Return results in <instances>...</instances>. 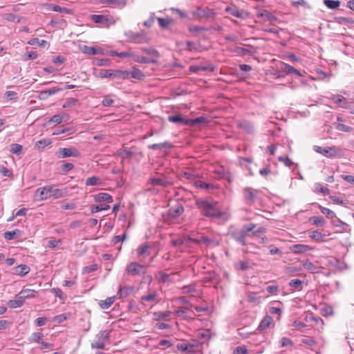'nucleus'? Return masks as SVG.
I'll return each instance as SVG.
<instances>
[{
  "label": "nucleus",
  "instance_id": "56",
  "mask_svg": "<svg viewBox=\"0 0 354 354\" xmlns=\"http://www.w3.org/2000/svg\"><path fill=\"white\" fill-rule=\"evenodd\" d=\"M94 63L97 66H109L111 60L109 59H96Z\"/></svg>",
  "mask_w": 354,
  "mask_h": 354
},
{
  "label": "nucleus",
  "instance_id": "27",
  "mask_svg": "<svg viewBox=\"0 0 354 354\" xmlns=\"http://www.w3.org/2000/svg\"><path fill=\"white\" fill-rule=\"evenodd\" d=\"M258 16L263 18L264 20L272 22L277 20V17L267 10H262L258 14Z\"/></svg>",
  "mask_w": 354,
  "mask_h": 354
},
{
  "label": "nucleus",
  "instance_id": "57",
  "mask_svg": "<svg viewBox=\"0 0 354 354\" xmlns=\"http://www.w3.org/2000/svg\"><path fill=\"white\" fill-rule=\"evenodd\" d=\"M279 162H282L286 166L290 167L294 165V162L288 156H279L278 158Z\"/></svg>",
  "mask_w": 354,
  "mask_h": 354
},
{
  "label": "nucleus",
  "instance_id": "22",
  "mask_svg": "<svg viewBox=\"0 0 354 354\" xmlns=\"http://www.w3.org/2000/svg\"><path fill=\"white\" fill-rule=\"evenodd\" d=\"M238 127L244 130L248 133H254V126L252 122L243 120L241 122H239L238 123Z\"/></svg>",
  "mask_w": 354,
  "mask_h": 354
},
{
  "label": "nucleus",
  "instance_id": "10",
  "mask_svg": "<svg viewBox=\"0 0 354 354\" xmlns=\"http://www.w3.org/2000/svg\"><path fill=\"white\" fill-rule=\"evenodd\" d=\"M259 190L254 189L252 187H245L243 190L244 198L250 204L254 203L257 199V194Z\"/></svg>",
  "mask_w": 354,
  "mask_h": 354
},
{
  "label": "nucleus",
  "instance_id": "29",
  "mask_svg": "<svg viewBox=\"0 0 354 354\" xmlns=\"http://www.w3.org/2000/svg\"><path fill=\"white\" fill-rule=\"evenodd\" d=\"M21 231L19 230H15L13 231H8L3 234V237L6 240H12L19 238L21 236Z\"/></svg>",
  "mask_w": 354,
  "mask_h": 354
},
{
  "label": "nucleus",
  "instance_id": "34",
  "mask_svg": "<svg viewBox=\"0 0 354 354\" xmlns=\"http://www.w3.org/2000/svg\"><path fill=\"white\" fill-rule=\"evenodd\" d=\"M35 291L30 289L22 290L19 293V298H22L25 301L27 298L34 297Z\"/></svg>",
  "mask_w": 354,
  "mask_h": 354
},
{
  "label": "nucleus",
  "instance_id": "8",
  "mask_svg": "<svg viewBox=\"0 0 354 354\" xmlns=\"http://www.w3.org/2000/svg\"><path fill=\"white\" fill-rule=\"evenodd\" d=\"M314 150L317 153H321L327 158H334L337 156L336 147L334 146L327 147L314 146Z\"/></svg>",
  "mask_w": 354,
  "mask_h": 354
},
{
  "label": "nucleus",
  "instance_id": "19",
  "mask_svg": "<svg viewBox=\"0 0 354 354\" xmlns=\"http://www.w3.org/2000/svg\"><path fill=\"white\" fill-rule=\"evenodd\" d=\"M184 212V207L181 204L178 203L175 207L169 209V215L171 218L180 216Z\"/></svg>",
  "mask_w": 354,
  "mask_h": 354
},
{
  "label": "nucleus",
  "instance_id": "50",
  "mask_svg": "<svg viewBox=\"0 0 354 354\" xmlns=\"http://www.w3.org/2000/svg\"><path fill=\"white\" fill-rule=\"evenodd\" d=\"M234 267L238 270H246L249 268L248 263L244 261H240L235 263Z\"/></svg>",
  "mask_w": 354,
  "mask_h": 354
},
{
  "label": "nucleus",
  "instance_id": "1",
  "mask_svg": "<svg viewBox=\"0 0 354 354\" xmlns=\"http://www.w3.org/2000/svg\"><path fill=\"white\" fill-rule=\"evenodd\" d=\"M217 203H210L207 201L198 200L196 202V205L201 210L202 214L207 217L220 218L222 216V213L216 207Z\"/></svg>",
  "mask_w": 354,
  "mask_h": 354
},
{
  "label": "nucleus",
  "instance_id": "26",
  "mask_svg": "<svg viewBox=\"0 0 354 354\" xmlns=\"http://www.w3.org/2000/svg\"><path fill=\"white\" fill-rule=\"evenodd\" d=\"M273 319L270 315H266L261 322H260V324L258 326L259 330H266L267 328H268L270 325V324L272 322Z\"/></svg>",
  "mask_w": 354,
  "mask_h": 354
},
{
  "label": "nucleus",
  "instance_id": "62",
  "mask_svg": "<svg viewBox=\"0 0 354 354\" xmlns=\"http://www.w3.org/2000/svg\"><path fill=\"white\" fill-rule=\"evenodd\" d=\"M293 345L292 341L288 337H282L281 339V346H292Z\"/></svg>",
  "mask_w": 354,
  "mask_h": 354
},
{
  "label": "nucleus",
  "instance_id": "4",
  "mask_svg": "<svg viewBox=\"0 0 354 354\" xmlns=\"http://www.w3.org/2000/svg\"><path fill=\"white\" fill-rule=\"evenodd\" d=\"M110 331L105 330H101L95 337V340L91 343V348L103 350L105 348V344L109 342Z\"/></svg>",
  "mask_w": 354,
  "mask_h": 354
},
{
  "label": "nucleus",
  "instance_id": "21",
  "mask_svg": "<svg viewBox=\"0 0 354 354\" xmlns=\"http://www.w3.org/2000/svg\"><path fill=\"white\" fill-rule=\"evenodd\" d=\"M94 200L95 202H113V198L109 194L102 192L95 194L94 196Z\"/></svg>",
  "mask_w": 354,
  "mask_h": 354
},
{
  "label": "nucleus",
  "instance_id": "44",
  "mask_svg": "<svg viewBox=\"0 0 354 354\" xmlns=\"http://www.w3.org/2000/svg\"><path fill=\"white\" fill-rule=\"evenodd\" d=\"M150 244L149 243H146L143 244L142 246H140L138 250V254L139 256H143L145 254H148V250L149 249Z\"/></svg>",
  "mask_w": 354,
  "mask_h": 354
},
{
  "label": "nucleus",
  "instance_id": "7",
  "mask_svg": "<svg viewBox=\"0 0 354 354\" xmlns=\"http://www.w3.org/2000/svg\"><path fill=\"white\" fill-rule=\"evenodd\" d=\"M57 157L59 158H64L68 157H79L80 155V151L74 148H60L57 153Z\"/></svg>",
  "mask_w": 354,
  "mask_h": 354
},
{
  "label": "nucleus",
  "instance_id": "47",
  "mask_svg": "<svg viewBox=\"0 0 354 354\" xmlns=\"http://www.w3.org/2000/svg\"><path fill=\"white\" fill-rule=\"evenodd\" d=\"M102 3L122 7H124L126 5L125 0H103Z\"/></svg>",
  "mask_w": 354,
  "mask_h": 354
},
{
  "label": "nucleus",
  "instance_id": "16",
  "mask_svg": "<svg viewBox=\"0 0 354 354\" xmlns=\"http://www.w3.org/2000/svg\"><path fill=\"white\" fill-rule=\"evenodd\" d=\"M174 147V145L169 142H163L156 143V150L162 151V156L168 154L171 149Z\"/></svg>",
  "mask_w": 354,
  "mask_h": 354
},
{
  "label": "nucleus",
  "instance_id": "3",
  "mask_svg": "<svg viewBox=\"0 0 354 354\" xmlns=\"http://www.w3.org/2000/svg\"><path fill=\"white\" fill-rule=\"evenodd\" d=\"M64 191L55 188L53 185H47L41 188H38L36 194L39 197V200H45L50 197L54 198H59L64 196Z\"/></svg>",
  "mask_w": 354,
  "mask_h": 354
},
{
  "label": "nucleus",
  "instance_id": "13",
  "mask_svg": "<svg viewBox=\"0 0 354 354\" xmlns=\"http://www.w3.org/2000/svg\"><path fill=\"white\" fill-rule=\"evenodd\" d=\"M160 27L165 30H171L174 21L171 18H156Z\"/></svg>",
  "mask_w": 354,
  "mask_h": 354
},
{
  "label": "nucleus",
  "instance_id": "43",
  "mask_svg": "<svg viewBox=\"0 0 354 354\" xmlns=\"http://www.w3.org/2000/svg\"><path fill=\"white\" fill-rule=\"evenodd\" d=\"M158 275L160 277L158 279L159 283H169L171 281V279H170V274H166L162 271L158 272Z\"/></svg>",
  "mask_w": 354,
  "mask_h": 354
},
{
  "label": "nucleus",
  "instance_id": "51",
  "mask_svg": "<svg viewBox=\"0 0 354 354\" xmlns=\"http://www.w3.org/2000/svg\"><path fill=\"white\" fill-rule=\"evenodd\" d=\"M63 89L59 87H54L46 91H43L40 93V95H52L57 93L58 91H62Z\"/></svg>",
  "mask_w": 354,
  "mask_h": 354
},
{
  "label": "nucleus",
  "instance_id": "39",
  "mask_svg": "<svg viewBox=\"0 0 354 354\" xmlns=\"http://www.w3.org/2000/svg\"><path fill=\"white\" fill-rule=\"evenodd\" d=\"M114 297H107L105 300L99 302V305L102 309H108L114 301Z\"/></svg>",
  "mask_w": 354,
  "mask_h": 354
},
{
  "label": "nucleus",
  "instance_id": "30",
  "mask_svg": "<svg viewBox=\"0 0 354 354\" xmlns=\"http://www.w3.org/2000/svg\"><path fill=\"white\" fill-rule=\"evenodd\" d=\"M24 303V301L22 298H19V294L16 295L15 299L9 300L8 302V305L10 308H16L18 307H21Z\"/></svg>",
  "mask_w": 354,
  "mask_h": 354
},
{
  "label": "nucleus",
  "instance_id": "6",
  "mask_svg": "<svg viewBox=\"0 0 354 354\" xmlns=\"http://www.w3.org/2000/svg\"><path fill=\"white\" fill-rule=\"evenodd\" d=\"M193 15L198 18H214L216 12L213 9L206 8L198 7L195 10L193 11Z\"/></svg>",
  "mask_w": 354,
  "mask_h": 354
},
{
  "label": "nucleus",
  "instance_id": "20",
  "mask_svg": "<svg viewBox=\"0 0 354 354\" xmlns=\"http://www.w3.org/2000/svg\"><path fill=\"white\" fill-rule=\"evenodd\" d=\"M331 223L334 226L339 227L341 232L350 231L348 225L337 217L332 220Z\"/></svg>",
  "mask_w": 354,
  "mask_h": 354
},
{
  "label": "nucleus",
  "instance_id": "11",
  "mask_svg": "<svg viewBox=\"0 0 354 354\" xmlns=\"http://www.w3.org/2000/svg\"><path fill=\"white\" fill-rule=\"evenodd\" d=\"M225 11L230 15L240 19H245L248 17V12L243 10H239L235 6H227L225 8Z\"/></svg>",
  "mask_w": 354,
  "mask_h": 354
},
{
  "label": "nucleus",
  "instance_id": "17",
  "mask_svg": "<svg viewBox=\"0 0 354 354\" xmlns=\"http://www.w3.org/2000/svg\"><path fill=\"white\" fill-rule=\"evenodd\" d=\"M249 48L237 46L234 50V52L241 55H252L256 53L255 49L250 45H247Z\"/></svg>",
  "mask_w": 354,
  "mask_h": 354
},
{
  "label": "nucleus",
  "instance_id": "15",
  "mask_svg": "<svg viewBox=\"0 0 354 354\" xmlns=\"http://www.w3.org/2000/svg\"><path fill=\"white\" fill-rule=\"evenodd\" d=\"M168 121L180 125H187V119L181 114L169 115Z\"/></svg>",
  "mask_w": 354,
  "mask_h": 354
},
{
  "label": "nucleus",
  "instance_id": "24",
  "mask_svg": "<svg viewBox=\"0 0 354 354\" xmlns=\"http://www.w3.org/2000/svg\"><path fill=\"white\" fill-rule=\"evenodd\" d=\"M290 249L295 254H303L310 250V248L307 245L296 244L291 246Z\"/></svg>",
  "mask_w": 354,
  "mask_h": 354
},
{
  "label": "nucleus",
  "instance_id": "23",
  "mask_svg": "<svg viewBox=\"0 0 354 354\" xmlns=\"http://www.w3.org/2000/svg\"><path fill=\"white\" fill-rule=\"evenodd\" d=\"M187 240H189V243H194L196 244L203 243L207 245H209L212 243V240L205 236H201L199 238L187 237Z\"/></svg>",
  "mask_w": 354,
  "mask_h": 354
},
{
  "label": "nucleus",
  "instance_id": "58",
  "mask_svg": "<svg viewBox=\"0 0 354 354\" xmlns=\"http://www.w3.org/2000/svg\"><path fill=\"white\" fill-rule=\"evenodd\" d=\"M38 57L37 54L36 52H32V51H30V52H28L24 57V61H28V60H33V59H37Z\"/></svg>",
  "mask_w": 354,
  "mask_h": 354
},
{
  "label": "nucleus",
  "instance_id": "5",
  "mask_svg": "<svg viewBox=\"0 0 354 354\" xmlns=\"http://www.w3.org/2000/svg\"><path fill=\"white\" fill-rule=\"evenodd\" d=\"M128 73L121 70L102 69L99 72V76L102 78H118L125 80Z\"/></svg>",
  "mask_w": 354,
  "mask_h": 354
},
{
  "label": "nucleus",
  "instance_id": "60",
  "mask_svg": "<svg viewBox=\"0 0 354 354\" xmlns=\"http://www.w3.org/2000/svg\"><path fill=\"white\" fill-rule=\"evenodd\" d=\"M336 129L338 131H344V132H351L353 129L352 127L347 126L344 124H337L336 126Z\"/></svg>",
  "mask_w": 354,
  "mask_h": 354
},
{
  "label": "nucleus",
  "instance_id": "25",
  "mask_svg": "<svg viewBox=\"0 0 354 354\" xmlns=\"http://www.w3.org/2000/svg\"><path fill=\"white\" fill-rule=\"evenodd\" d=\"M171 181L169 180L167 178L163 176H159V174L156 172V186H162L164 187H167L168 186L171 185Z\"/></svg>",
  "mask_w": 354,
  "mask_h": 354
},
{
  "label": "nucleus",
  "instance_id": "31",
  "mask_svg": "<svg viewBox=\"0 0 354 354\" xmlns=\"http://www.w3.org/2000/svg\"><path fill=\"white\" fill-rule=\"evenodd\" d=\"M214 68L211 66H198L192 65L189 67V71L192 73H198L199 71H213Z\"/></svg>",
  "mask_w": 354,
  "mask_h": 354
},
{
  "label": "nucleus",
  "instance_id": "55",
  "mask_svg": "<svg viewBox=\"0 0 354 354\" xmlns=\"http://www.w3.org/2000/svg\"><path fill=\"white\" fill-rule=\"evenodd\" d=\"M44 337L41 333H33L29 338V341L39 343L40 339Z\"/></svg>",
  "mask_w": 354,
  "mask_h": 354
},
{
  "label": "nucleus",
  "instance_id": "46",
  "mask_svg": "<svg viewBox=\"0 0 354 354\" xmlns=\"http://www.w3.org/2000/svg\"><path fill=\"white\" fill-rule=\"evenodd\" d=\"M3 17L6 20H7L8 21L17 22V23L20 22V19H21V17L19 16L15 15H13L11 13L5 14L3 15Z\"/></svg>",
  "mask_w": 354,
  "mask_h": 354
},
{
  "label": "nucleus",
  "instance_id": "33",
  "mask_svg": "<svg viewBox=\"0 0 354 354\" xmlns=\"http://www.w3.org/2000/svg\"><path fill=\"white\" fill-rule=\"evenodd\" d=\"M15 271L17 274L24 276L30 272V268L25 264H21L15 268Z\"/></svg>",
  "mask_w": 354,
  "mask_h": 354
},
{
  "label": "nucleus",
  "instance_id": "18",
  "mask_svg": "<svg viewBox=\"0 0 354 354\" xmlns=\"http://www.w3.org/2000/svg\"><path fill=\"white\" fill-rule=\"evenodd\" d=\"M142 269V266L136 262H132L129 265L127 272L132 275H138L141 272Z\"/></svg>",
  "mask_w": 354,
  "mask_h": 354
},
{
  "label": "nucleus",
  "instance_id": "52",
  "mask_svg": "<svg viewBox=\"0 0 354 354\" xmlns=\"http://www.w3.org/2000/svg\"><path fill=\"white\" fill-rule=\"evenodd\" d=\"M309 236L313 240L321 241L324 237V234H322L318 230H315L310 233Z\"/></svg>",
  "mask_w": 354,
  "mask_h": 354
},
{
  "label": "nucleus",
  "instance_id": "14",
  "mask_svg": "<svg viewBox=\"0 0 354 354\" xmlns=\"http://www.w3.org/2000/svg\"><path fill=\"white\" fill-rule=\"evenodd\" d=\"M281 68L287 75L295 74L298 77L302 76V74L301 73V72L299 71H298L295 67H293L286 63L282 62Z\"/></svg>",
  "mask_w": 354,
  "mask_h": 354
},
{
  "label": "nucleus",
  "instance_id": "42",
  "mask_svg": "<svg viewBox=\"0 0 354 354\" xmlns=\"http://www.w3.org/2000/svg\"><path fill=\"white\" fill-rule=\"evenodd\" d=\"M126 35L129 38L133 39L135 42H140L142 40V39H143L142 35L139 34V33H135V32H133L132 31H128L126 33Z\"/></svg>",
  "mask_w": 354,
  "mask_h": 354
},
{
  "label": "nucleus",
  "instance_id": "37",
  "mask_svg": "<svg viewBox=\"0 0 354 354\" xmlns=\"http://www.w3.org/2000/svg\"><path fill=\"white\" fill-rule=\"evenodd\" d=\"M324 3L328 8L335 10L340 6V1L338 0H324Z\"/></svg>",
  "mask_w": 354,
  "mask_h": 354
},
{
  "label": "nucleus",
  "instance_id": "41",
  "mask_svg": "<svg viewBox=\"0 0 354 354\" xmlns=\"http://www.w3.org/2000/svg\"><path fill=\"white\" fill-rule=\"evenodd\" d=\"M319 209H320L322 213L325 214L327 218H330L331 220H333L336 217L335 213L334 212H333L332 210H330L326 207H324L321 205H319Z\"/></svg>",
  "mask_w": 354,
  "mask_h": 354
},
{
  "label": "nucleus",
  "instance_id": "38",
  "mask_svg": "<svg viewBox=\"0 0 354 354\" xmlns=\"http://www.w3.org/2000/svg\"><path fill=\"white\" fill-rule=\"evenodd\" d=\"M110 206L106 204L93 205L91 206V212L94 214L102 210H108Z\"/></svg>",
  "mask_w": 354,
  "mask_h": 354
},
{
  "label": "nucleus",
  "instance_id": "40",
  "mask_svg": "<svg viewBox=\"0 0 354 354\" xmlns=\"http://www.w3.org/2000/svg\"><path fill=\"white\" fill-rule=\"evenodd\" d=\"M133 290L132 287L120 288L118 294L120 295V297H125L129 295L133 292Z\"/></svg>",
  "mask_w": 354,
  "mask_h": 354
},
{
  "label": "nucleus",
  "instance_id": "48",
  "mask_svg": "<svg viewBox=\"0 0 354 354\" xmlns=\"http://www.w3.org/2000/svg\"><path fill=\"white\" fill-rule=\"evenodd\" d=\"M335 22L339 24H353L354 21L351 18L338 17L335 18Z\"/></svg>",
  "mask_w": 354,
  "mask_h": 354
},
{
  "label": "nucleus",
  "instance_id": "61",
  "mask_svg": "<svg viewBox=\"0 0 354 354\" xmlns=\"http://www.w3.org/2000/svg\"><path fill=\"white\" fill-rule=\"evenodd\" d=\"M46 43V41L39 40L38 38H34L28 41V44L30 45L38 44L40 46H44Z\"/></svg>",
  "mask_w": 354,
  "mask_h": 354
},
{
  "label": "nucleus",
  "instance_id": "35",
  "mask_svg": "<svg viewBox=\"0 0 354 354\" xmlns=\"http://www.w3.org/2000/svg\"><path fill=\"white\" fill-rule=\"evenodd\" d=\"M207 119L205 117L201 116L194 119H187V126L194 127L196 124L201 123H206Z\"/></svg>",
  "mask_w": 354,
  "mask_h": 354
},
{
  "label": "nucleus",
  "instance_id": "2",
  "mask_svg": "<svg viewBox=\"0 0 354 354\" xmlns=\"http://www.w3.org/2000/svg\"><path fill=\"white\" fill-rule=\"evenodd\" d=\"M256 227L257 225L252 223L244 225L241 230L232 231L230 233V236L241 245L245 246L247 245L246 237L250 236V232L256 228Z\"/></svg>",
  "mask_w": 354,
  "mask_h": 354
},
{
  "label": "nucleus",
  "instance_id": "49",
  "mask_svg": "<svg viewBox=\"0 0 354 354\" xmlns=\"http://www.w3.org/2000/svg\"><path fill=\"white\" fill-rule=\"evenodd\" d=\"M78 102V100L76 98L71 97L66 100L63 104L64 108H70L75 106Z\"/></svg>",
  "mask_w": 354,
  "mask_h": 354
},
{
  "label": "nucleus",
  "instance_id": "36",
  "mask_svg": "<svg viewBox=\"0 0 354 354\" xmlns=\"http://www.w3.org/2000/svg\"><path fill=\"white\" fill-rule=\"evenodd\" d=\"M309 221L318 227H322L325 224V220L322 216H311L309 218Z\"/></svg>",
  "mask_w": 354,
  "mask_h": 354
},
{
  "label": "nucleus",
  "instance_id": "64",
  "mask_svg": "<svg viewBox=\"0 0 354 354\" xmlns=\"http://www.w3.org/2000/svg\"><path fill=\"white\" fill-rule=\"evenodd\" d=\"M99 180V178L96 176H92L90 178H88L86 181V185H97V182Z\"/></svg>",
  "mask_w": 354,
  "mask_h": 354
},
{
  "label": "nucleus",
  "instance_id": "28",
  "mask_svg": "<svg viewBox=\"0 0 354 354\" xmlns=\"http://www.w3.org/2000/svg\"><path fill=\"white\" fill-rule=\"evenodd\" d=\"M123 72H127L128 73L126 79L132 77V78L140 80L143 76L142 72L136 68H133V69L131 71L125 70V71H123Z\"/></svg>",
  "mask_w": 354,
  "mask_h": 354
},
{
  "label": "nucleus",
  "instance_id": "45",
  "mask_svg": "<svg viewBox=\"0 0 354 354\" xmlns=\"http://www.w3.org/2000/svg\"><path fill=\"white\" fill-rule=\"evenodd\" d=\"M303 281L300 279H292L289 282V286L297 290H301Z\"/></svg>",
  "mask_w": 354,
  "mask_h": 354
},
{
  "label": "nucleus",
  "instance_id": "63",
  "mask_svg": "<svg viewBox=\"0 0 354 354\" xmlns=\"http://www.w3.org/2000/svg\"><path fill=\"white\" fill-rule=\"evenodd\" d=\"M315 188H316L317 191H318L325 195L330 194V189L327 187H323L321 184H316Z\"/></svg>",
  "mask_w": 354,
  "mask_h": 354
},
{
  "label": "nucleus",
  "instance_id": "59",
  "mask_svg": "<svg viewBox=\"0 0 354 354\" xmlns=\"http://www.w3.org/2000/svg\"><path fill=\"white\" fill-rule=\"evenodd\" d=\"M172 245L175 246L181 245L184 243L189 244V241L187 240V238H183V239H178L176 240L171 241Z\"/></svg>",
  "mask_w": 354,
  "mask_h": 354
},
{
  "label": "nucleus",
  "instance_id": "9",
  "mask_svg": "<svg viewBox=\"0 0 354 354\" xmlns=\"http://www.w3.org/2000/svg\"><path fill=\"white\" fill-rule=\"evenodd\" d=\"M91 19L96 24H101L109 27V25L114 24L113 18L109 15H93L91 16Z\"/></svg>",
  "mask_w": 354,
  "mask_h": 354
},
{
  "label": "nucleus",
  "instance_id": "32",
  "mask_svg": "<svg viewBox=\"0 0 354 354\" xmlns=\"http://www.w3.org/2000/svg\"><path fill=\"white\" fill-rule=\"evenodd\" d=\"M304 268L312 273H317L319 268L315 266L310 260L306 259L303 263Z\"/></svg>",
  "mask_w": 354,
  "mask_h": 354
},
{
  "label": "nucleus",
  "instance_id": "53",
  "mask_svg": "<svg viewBox=\"0 0 354 354\" xmlns=\"http://www.w3.org/2000/svg\"><path fill=\"white\" fill-rule=\"evenodd\" d=\"M51 143L49 139H41L35 143V147L38 149H44Z\"/></svg>",
  "mask_w": 354,
  "mask_h": 354
},
{
  "label": "nucleus",
  "instance_id": "12",
  "mask_svg": "<svg viewBox=\"0 0 354 354\" xmlns=\"http://www.w3.org/2000/svg\"><path fill=\"white\" fill-rule=\"evenodd\" d=\"M81 50L87 55H104V50L101 48H95L83 45L80 47Z\"/></svg>",
  "mask_w": 354,
  "mask_h": 354
},
{
  "label": "nucleus",
  "instance_id": "54",
  "mask_svg": "<svg viewBox=\"0 0 354 354\" xmlns=\"http://www.w3.org/2000/svg\"><path fill=\"white\" fill-rule=\"evenodd\" d=\"M23 147L19 144L11 145L10 152L17 155H19L22 151Z\"/></svg>",
  "mask_w": 354,
  "mask_h": 354
}]
</instances>
